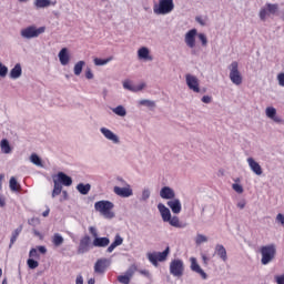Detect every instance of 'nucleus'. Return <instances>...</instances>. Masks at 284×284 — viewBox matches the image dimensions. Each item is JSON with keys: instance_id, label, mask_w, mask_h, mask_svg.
I'll return each instance as SVG.
<instances>
[{"instance_id": "nucleus-1", "label": "nucleus", "mask_w": 284, "mask_h": 284, "mask_svg": "<svg viewBox=\"0 0 284 284\" xmlns=\"http://www.w3.org/2000/svg\"><path fill=\"white\" fill-rule=\"evenodd\" d=\"M95 212H99L101 216L105 219H114V203L108 200L98 201L94 203Z\"/></svg>"}, {"instance_id": "nucleus-2", "label": "nucleus", "mask_w": 284, "mask_h": 284, "mask_svg": "<svg viewBox=\"0 0 284 284\" xmlns=\"http://www.w3.org/2000/svg\"><path fill=\"white\" fill-rule=\"evenodd\" d=\"M174 11V0H159L153 4V12L158 16L170 14Z\"/></svg>"}, {"instance_id": "nucleus-3", "label": "nucleus", "mask_w": 284, "mask_h": 284, "mask_svg": "<svg viewBox=\"0 0 284 284\" xmlns=\"http://www.w3.org/2000/svg\"><path fill=\"white\" fill-rule=\"evenodd\" d=\"M262 260L261 263L262 265H270L272 261H274V256H276V245L274 244H268L265 246H262L260 248Z\"/></svg>"}, {"instance_id": "nucleus-4", "label": "nucleus", "mask_w": 284, "mask_h": 284, "mask_svg": "<svg viewBox=\"0 0 284 284\" xmlns=\"http://www.w3.org/2000/svg\"><path fill=\"white\" fill-rule=\"evenodd\" d=\"M146 256L154 267H159V263L168 261V256H170V246H168L163 252L148 253Z\"/></svg>"}, {"instance_id": "nucleus-5", "label": "nucleus", "mask_w": 284, "mask_h": 284, "mask_svg": "<svg viewBox=\"0 0 284 284\" xmlns=\"http://www.w3.org/2000/svg\"><path fill=\"white\" fill-rule=\"evenodd\" d=\"M278 12L277 3L267 2L260 9L258 17L261 21H267V17H274Z\"/></svg>"}, {"instance_id": "nucleus-6", "label": "nucleus", "mask_w": 284, "mask_h": 284, "mask_svg": "<svg viewBox=\"0 0 284 284\" xmlns=\"http://www.w3.org/2000/svg\"><path fill=\"white\" fill-rule=\"evenodd\" d=\"M229 79L231 83L234 85H241L243 83V75L241 74V71H239V63L236 61H233L229 65Z\"/></svg>"}, {"instance_id": "nucleus-7", "label": "nucleus", "mask_w": 284, "mask_h": 284, "mask_svg": "<svg viewBox=\"0 0 284 284\" xmlns=\"http://www.w3.org/2000/svg\"><path fill=\"white\" fill-rule=\"evenodd\" d=\"M169 270L172 276H175V278H181L185 272V264L183 263V260L175 258L171 261Z\"/></svg>"}, {"instance_id": "nucleus-8", "label": "nucleus", "mask_w": 284, "mask_h": 284, "mask_svg": "<svg viewBox=\"0 0 284 284\" xmlns=\"http://www.w3.org/2000/svg\"><path fill=\"white\" fill-rule=\"evenodd\" d=\"M43 32H45V27L36 28L34 26H29L20 31V36L22 39H37Z\"/></svg>"}, {"instance_id": "nucleus-9", "label": "nucleus", "mask_w": 284, "mask_h": 284, "mask_svg": "<svg viewBox=\"0 0 284 284\" xmlns=\"http://www.w3.org/2000/svg\"><path fill=\"white\" fill-rule=\"evenodd\" d=\"M90 250H92V237H90V235H84L80 239L78 254H88Z\"/></svg>"}, {"instance_id": "nucleus-10", "label": "nucleus", "mask_w": 284, "mask_h": 284, "mask_svg": "<svg viewBox=\"0 0 284 284\" xmlns=\"http://www.w3.org/2000/svg\"><path fill=\"white\" fill-rule=\"evenodd\" d=\"M100 132L104 136V139H106V141H111V143H113L114 145H119L121 143V139L119 138V135L112 132V130L102 126L100 128Z\"/></svg>"}, {"instance_id": "nucleus-11", "label": "nucleus", "mask_w": 284, "mask_h": 284, "mask_svg": "<svg viewBox=\"0 0 284 284\" xmlns=\"http://www.w3.org/2000/svg\"><path fill=\"white\" fill-rule=\"evenodd\" d=\"M185 81L189 90H192V92L195 93L201 92V88L199 87V78H196V75L187 73L185 75Z\"/></svg>"}, {"instance_id": "nucleus-12", "label": "nucleus", "mask_w": 284, "mask_h": 284, "mask_svg": "<svg viewBox=\"0 0 284 284\" xmlns=\"http://www.w3.org/2000/svg\"><path fill=\"white\" fill-rule=\"evenodd\" d=\"M113 192H114V194H116V196H121V199H130V196H132L134 194L131 185H126L123 187L114 186Z\"/></svg>"}, {"instance_id": "nucleus-13", "label": "nucleus", "mask_w": 284, "mask_h": 284, "mask_svg": "<svg viewBox=\"0 0 284 284\" xmlns=\"http://www.w3.org/2000/svg\"><path fill=\"white\" fill-rule=\"evenodd\" d=\"M199 31L196 29L189 30L184 36V41L187 48H194L196 45V37Z\"/></svg>"}, {"instance_id": "nucleus-14", "label": "nucleus", "mask_w": 284, "mask_h": 284, "mask_svg": "<svg viewBox=\"0 0 284 284\" xmlns=\"http://www.w3.org/2000/svg\"><path fill=\"white\" fill-rule=\"evenodd\" d=\"M53 181L60 185H64L65 187H70V185H72V178L63 172H58V174L53 176Z\"/></svg>"}, {"instance_id": "nucleus-15", "label": "nucleus", "mask_w": 284, "mask_h": 284, "mask_svg": "<svg viewBox=\"0 0 284 284\" xmlns=\"http://www.w3.org/2000/svg\"><path fill=\"white\" fill-rule=\"evenodd\" d=\"M110 267V260L108 258H100L94 264V272L95 274H105V270Z\"/></svg>"}, {"instance_id": "nucleus-16", "label": "nucleus", "mask_w": 284, "mask_h": 284, "mask_svg": "<svg viewBox=\"0 0 284 284\" xmlns=\"http://www.w3.org/2000/svg\"><path fill=\"white\" fill-rule=\"evenodd\" d=\"M246 163H248V168L253 174H256V176H261V174H263V168H261V164H258L254 158H247Z\"/></svg>"}, {"instance_id": "nucleus-17", "label": "nucleus", "mask_w": 284, "mask_h": 284, "mask_svg": "<svg viewBox=\"0 0 284 284\" xmlns=\"http://www.w3.org/2000/svg\"><path fill=\"white\" fill-rule=\"evenodd\" d=\"M160 196H161V199H164L166 201H172L175 199L176 193L174 192V189H172L170 186H163L160 190Z\"/></svg>"}, {"instance_id": "nucleus-18", "label": "nucleus", "mask_w": 284, "mask_h": 284, "mask_svg": "<svg viewBox=\"0 0 284 284\" xmlns=\"http://www.w3.org/2000/svg\"><path fill=\"white\" fill-rule=\"evenodd\" d=\"M139 61H154L152 54H150V49L148 47H142L138 50Z\"/></svg>"}, {"instance_id": "nucleus-19", "label": "nucleus", "mask_w": 284, "mask_h": 284, "mask_svg": "<svg viewBox=\"0 0 284 284\" xmlns=\"http://www.w3.org/2000/svg\"><path fill=\"white\" fill-rule=\"evenodd\" d=\"M168 207H170L171 212L173 214H181V210H183V206L181 205V200L173 199L166 202Z\"/></svg>"}, {"instance_id": "nucleus-20", "label": "nucleus", "mask_w": 284, "mask_h": 284, "mask_svg": "<svg viewBox=\"0 0 284 284\" xmlns=\"http://www.w3.org/2000/svg\"><path fill=\"white\" fill-rule=\"evenodd\" d=\"M158 210L162 216V221L164 223H168V221H170V219L172 217V213L170 212V209L168 206H165V204L159 203Z\"/></svg>"}, {"instance_id": "nucleus-21", "label": "nucleus", "mask_w": 284, "mask_h": 284, "mask_svg": "<svg viewBox=\"0 0 284 284\" xmlns=\"http://www.w3.org/2000/svg\"><path fill=\"white\" fill-rule=\"evenodd\" d=\"M265 114L267 119H271V121H274V123H283V120L281 116L276 115V108L268 106L265 109Z\"/></svg>"}, {"instance_id": "nucleus-22", "label": "nucleus", "mask_w": 284, "mask_h": 284, "mask_svg": "<svg viewBox=\"0 0 284 284\" xmlns=\"http://www.w3.org/2000/svg\"><path fill=\"white\" fill-rule=\"evenodd\" d=\"M191 270L192 272L200 274L202 278H207V273L201 268V265H199V262H196V257H191Z\"/></svg>"}, {"instance_id": "nucleus-23", "label": "nucleus", "mask_w": 284, "mask_h": 284, "mask_svg": "<svg viewBox=\"0 0 284 284\" xmlns=\"http://www.w3.org/2000/svg\"><path fill=\"white\" fill-rule=\"evenodd\" d=\"M124 90H129V92H141L143 88H145V83H141L139 85H133V83L130 80H125L123 82Z\"/></svg>"}, {"instance_id": "nucleus-24", "label": "nucleus", "mask_w": 284, "mask_h": 284, "mask_svg": "<svg viewBox=\"0 0 284 284\" xmlns=\"http://www.w3.org/2000/svg\"><path fill=\"white\" fill-rule=\"evenodd\" d=\"M215 254L223 261V263L227 262V250H225V246L223 244H216L215 245Z\"/></svg>"}, {"instance_id": "nucleus-25", "label": "nucleus", "mask_w": 284, "mask_h": 284, "mask_svg": "<svg viewBox=\"0 0 284 284\" xmlns=\"http://www.w3.org/2000/svg\"><path fill=\"white\" fill-rule=\"evenodd\" d=\"M58 57L61 65H68L70 63V53H68V48H62Z\"/></svg>"}, {"instance_id": "nucleus-26", "label": "nucleus", "mask_w": 284, "mask_h": 284, "mask_svg": "<svg viewBox=\"0 0 284 284\" xmlns=\"http://www.w3.org/2000/svg\"><path fill=\"white\" fill-rule=\"evenodd\" d=\"M93 247H108L110 245V237H95L92 242Z\"/></svg>"}, {"instance_id": "nucleus-27", "label": "nucleus", "mask_w": 284, "mask_h": 284, "mask_svg": "<svg viewBox=\"0 0 284 284\" xmlns=\"http://www.w3.org/2000/svg\"><path fill=\"white\" fill-rule=\"evenodd\" d=\"M0 150L2 154H12V146L10 145V141H8V139H2L0 141Z\"/></svg>"}, {"instance_id": "nucleus-28", "label": "nucleus", "mask_w": 284, "mask_h": 284, "mask_svg": "<svg viewBox=\"0 0 284 284\" xmlns=\"http://www.w3.org/2000/svg\"><path fill=\"white\" fill-rule=\"evenodd\" d=\"M75 189L80 192L83 196L90 194V190H92V185L90 183H79Z\"/></svg>"}, {"instance_id": "nucleus-29", "label": "nucleus", "mask_w": 284, "mask_h": 284, "mask_svg": "<svg viewBox=\"0 0 284 284\" xmlns=\"http://www.w3.org/2000/svg\"><path fill=\"white\" fill-rule=\"evenodd\" d=\"M21 74H23V70L21 69V64L18 63L11 69L9 77L10 79H19Z\"/></svg>"}, {"instance_id": "nucleus-30", "label": "nucleus", "mask_w": 284, "mask_h": 284, "mask_svg": "<svg viewBox=\"0 0 284 284\" xmlns=\"http://www.w3.org/2000/svg\"><path fill=\"white\" fill-rule=\"evenodd\" d=\"M21 232H23V226L20 225L18 229H16L12 234H11V239H10V244L9 247H12L13 243H17V239H19V234H21Z\"/></svg>"}, {"instance_id": "nucleus-31", "label": "nucleus", "mask_w": 284, "mask_h": 284, "mask_svg": "<svg viewBox=\"0 0 284 284\" xmlns=\"http://www.w3.org/2000/svg\"><path fill=\"white\" fill-rule=\"evenodd\" d=\"M51 241L54 247H61V244L64 242V239L63 235H61L60 233H54Z\"/></svg>"}, {"instance_id": "nucleus-32", "label": "nucleus", "mask_w": 284, "mask_h": 284, "mask_svg": "<svg viewBox=\"0 0 284 284\" xmlns=\"http://www.w3.org/2000/svg\"><path fill=\"white\" fill-rule=\"evenodd\" d=\"M166 223H169V225H171V227H183V224H181V220L179 219V216L174 215L170 217L169 221H166Z\"/></svg>"}, {"instance_id": "nucleus-33", "label": "nucleus", "mask_w": 284, "mask_h": 284, "mask_svg": "<svg viewBox=\"0 0 284 284\" xmlns=\"http://www.w3.org/2000/svg\"><path fill=\"white\" fill-rule=\"evenodd\" d=\"M61 192H63V185L57 183V181H53V191L51 193L52 199H57Z\"/></svg>"}, {"instance_id": "nucleus-34", "label": "nucleus", "mask_w": 284, "mask_h": 284, "mask_svg": "<svg viewBox=\"0 0 284 284\" xmlns=\"http://www.w3.org/2000/svg\"><path fill=\"white\" fill-rule=\"evenodd\" d=\"M84 65H85V61H83V60H80L74 64L73 72H74L75 77L81 75V73L83 72Z\"/></svg>"}, {"instance_id": "nucleus-35", "label": "nucleus", "mask_w": 284, "mask_h": 284, "mask_svg": "<svg viewBox=\"0 0 284 284\" xmlns=\"http://www.w3.org/2000/svg\"><path fill=\"white\" fill-rule=\"evenodd\" d=\"M33 4L38 8V9H41V8H50V6H52V1L50 0H36L33 2Z\"/></svg>"}, {"instance_id": "nucleus-36", "label": "nucleus", "mask_w": 284, "mask_h": 284, "mask_svg": "<svg viewBox=\"0 0 284 284\" xmlns=\"http://www.w3.org/2000/svg\"><path fill=\"white\" fill-rule=\"evenodd\" d=\"M195 245H203V243H207V241H210V239L206 235H203L201 233H197L195 239Z\"/></svg>"}, {"instance_id": "nucleus-37", "label": "nucleus", "mask_w": 284, "mask_h": 284, "mask_svg": "<svg viewBox=\"0 0 284 284\" xmlns=\"http://www.w3.org/2000/svg\"><path fill=\"white\" fill-rule=\"evenodd\" d=\"M30 161L33 163V165H37L38 168H43V162L41 161V158L37 155V153L30 155Z\"/></svg>"}, {"instance_id": "nucleus-38", "label": "nucleus", "mask_w": 284, "mask_h": 284, "mask_svg": "<svg viewBox=\"0 0 284 284\" xmlns=\"http://www.w3.org/2000/svg\"><path fill=\"white\" fill-rule=\"evenodd\" d=\"M112 112L116 114L118 116H125L128 114V111L125 110V106L118 105L116 108L112 109Z\"/></svg>"}, {"instance_id": "nucleus-39", "label": "nucleus", "mask_w": 284, "mask_h": 284, "mask_svg": "<svg viewBox=\"0 0 284 284\" xmlns=\"http://www.w3.org/2000/svg\"><path fill=\"white\" fill-rule=\"evenodd\" d=\"M9 187L11 192H19V187H21V185H19L16 178H11L9 181Z\"/></svg>"}, {"instance_id": "nucleus-40", "label": "nucleus", "mask_w": 284, "mask_h": 284, "mask_svg": "<svg viewBox=\"0 0 284 284\" xmlns=\"http://www.w3.org/2000/svg\"><path fill=\"white\" fill-rule=\"evenodd\" d=\"M93 61L94 65H108V63L112 61V57H109L106 59L95 58Z\"/></svg>"}, {"instance_id": "nucleus-41", "label": "nucleus", "mask_w": 284, "mask_h": 284, "mask_svg": "<svg viewBox=\"0 0 284 284\" xmlns=\"http://www.w3.org/2000/svg\"><path fill=\"white\" fill-rule=\"evenodd\" d=\"M140 105H144L145 108H156V102L152 100H141Z\"/></svg>"}, {"instance_id": "nucleus-42", "label": "nucleus", "mask_w": 284, "mask_h": 284, "mask_svg": "<svg viewBox=\"0 0 284 284\" xmlns=\"http://www.w3.org/2000/svg\"><path fill=\"white\" fill-rule=\"evenodd\" d=\"M151 194L152 192L150 191V189H143L140 201H144V202L148 201Z\"/></svg>"}, {"instance_id": "nucleus-43", "label": "nucleus", "mask_w": 284, "mask_h": 284, "mask_svg": "<svg viewBox=\"0 0 284 284\" xmlns=\"http://www.w3.org/2000/svg\"><path fill=\"white\" fill-rule=\"evenodd\" d=\"M27 264L30 270H37V267H39V262L36 261L34 258H29L27 261Z\"/></svg>"}, {"instance_id": "nucleus-44", "label": "nucleus", "mask_w": 284, "mask_h": 284, "mask_svg": "<svg viewBox=\"0 0 284 284\" xmlns=\"http://www.w3.org/2000/svg\"><path fill=\"white\" fill-rule=\"evenodd\" d=\"M118 281H119V283H122V284H130V275H128V274L119 275Z\"/></svg>"}, {"instance_id": "nucleus-45", "label": "nucleus", "mask_w": 284, "mask_h": 284, "mask_svg": "<svg viewBox=\"0 0 284 284\" xmlns=\"http://www.w3.org/2000/svg\"><path fill=\"white\" fill-rule=\"evenodd\" d=\"M197 39H200L203 48L207 45V37L205 36V33H197Z\"/></svg>"}, {"instance_id": "nucleus-46", "label": "nucleus", "mask_w": 284, "mask_h": 284, "mask_svg": "<svg viewBox=\"0 0 284 284\" xmlns=\"http://www.w3.org/2000/svg\"><path fill=\"white\" fill-rule=\"evenodd\" d=\"M0 77L2 79L8 77V67L3 65V63H0Z\"/></svg>"}, {"instance_id": "nucleus-47", "label": "nucleus", "mask_w": 284, "mask_h": 284, "mask_svg": "<svg viewBox=\"0 0 284 284\" xmlns=\"http://www.w3.org/2000/svg\"><path fill=\"white\" fill-rule=\"evenodd\" d=\"M195 21L200 24V26H207V19L206 18H203L201 16H197L195 18Z\"/></svg>"}, {"instance_id": "nucleus-48", "label": "nucleus", "mask_w": 284, "mask_h": 284, "mask_svg": "<svg viewBox=\"0 0 284 284\" xmlns=\"http://www.w3.org/2000/svg\"><path fill=\"white\" fill-rule=\"evenodd\" d=\"M232 187L237 194H243V186L241 184L234 183Z\"/></svg>"}, {"instance_id": "nucleus-49", "label": "nucleus", "mask_w": 284, "mask_h": 284, "mask_svg": "<svg viewBox=\"0 0 284 284\" xmlns=\"http://www.w3.org/2000/svg\"><path fill=\"white\" fill-rule=\"evenodd\" d=\"M89 232L93 236V239H98L99 237V231H97V227L90 226L89 227Z\"/></svg>"}, {"instance_id": "nucleus-50", "label": "nucleus", "mask_w": 284, "mask_h": 284, "mask_svg": "<svg viewBox=\"0 0 284 284\" xmlns=\"http://www.w3.org/2000/svg\"><path fill=\"white\" fill-rule=\"evenodd\" d=\"M30 258H39V251L37 248H31L29 252Z\"/></svg>"}, {"instance_id": "nucleus-51", "label": "nucleus", "mask_w": 284, "mask_h": 284, "mask_svg": "<svg viewBox=\"0 0 284 284\" xmlns=\"http://www.w3.org/2000/svg\"><path fill=\"white\" fill-rule=\"evenodd\" d=\"M113 243L118 244V246L123 245V239H122V236L119 235V234H116V235L114 236Z\"/></svg>"}, {"instance_id": "nucleus-52", "label": "nucleus", "mask_w": 284, "mask_h": 284, "mask_svg": "<svg viewBox=\"0 0 284 284\" xmlns=\"http://www.w3.org/2000/svg\"><path fill=\"white\" fill-rule=\"evenodd\" d=\"M116 247H119V245L112 242L111 245L106 248V252L112 254L113 250H116Z\"/></svg>"}, {"instance_id": "nucleus-53", "label": "nucleus", "mask_w": 284, "mask_h": 284, "mask_svg": "<svg viewBox=\"0 0 284 284\" xmlns=\"http://www.w3.org/2000/svg\"><path fill=\"white\" fill-rule=\"evenodd\" d=\"M276 284H284V274L275 276Z\"/></svg>"}, {"instance_id": "nucleus-54", "label": "nucleus", "mask_w": 284, "mask_h": 284, "mask_svg": "<svg viewBox=\"0 0 284 284\" xmlns=\"http://www.w3.org/2000/svg\"><path fill=\"white\" fill-rule=\"evenodd\" d=\"M277 81H278V85H281L282 88H284V73H280L277 75Z\"/></svg>"}, {"instance_id": "nucleus-55", "label": "nucleus", "mask_w": 284, "mask_h": 284, "mask_svg": "<svg viewBox=\"0 0 284 284\" xmlns=\"http://www.w3.org/2000/svg\"><path fill=\"white\" fill-rule=\"evenodd\" d=\"M85 79H94V73H92V69H87Z\"/></svg>"}, {"instance_id": "nucleus-56", "label": "nucleus", "mask_w": 284, "mask_h": 284, "mask_svg": "<svg viewBox=\"0 0 284 284\" xmlns=\"http://www.w3.org/2000/svg\"><path fill=\"white\" fill-rule=\"evenodd\" d=\"M202 103H212V97L203 95L202 97Z\"/></svg>"}, {"instance_id": "nucleus-57", "label": "nucleus", "mask_w": 284, "mask_h": 284, "mask_svg": "<svg viewBox=\"0 0 284 284\" xmlns=\"http://www.w3.org/2000/svg\"><path fill=\"white\" fill-rule=\"evenodd\" d=\"M276 221H278V223H281V225H284V215L278 213L276 216Z\"/></svg>"}, {"instance_id": "nucleus-58", "label": "nucleus", "mask_w": 284, "mask_h": 284, "mask_svg": "<svg viewBox=\"0 0 284 284\" xmlns=\"http://www.w3.org/2000/svg\"><path fill=\"white\" fill-rule=\"evenodd\" d=\"M38 252H40V254H45L48 248H45V246H38Z\"/></svg>"}, {"instance_id": "nucleus-59", "label": "nucleus", "mask_w": 284, "mask_h": 284, "mask_svg": "<svg viewBox=\"0 0 284 284\" xmlns=\"http://www.w3.org/2000/svg\"><path fill=\"white\" fill-rule=\"evenodd\" d=\"M75 284H83V276L82 275L77 276Z\"/></svg>"}, {"instance_id": "nucleus-60", "label": "nucleus", "mask_w": 284, "mask_h": 284, "mask_svg": "<svg viewBox=\"0 0 284 284\" xmlns=\"http://www.w3.org/2000/svg\"><path fill=\"white\" fill-rule=\"evenodd\" d=\"M237 207H240V210H244L245 209V200H242L237 203Z\"/></svg>"}, {"instance_id": "nucleus-61", "label": "nucleus", "mask_w": 284, "mask_h": 284, "mask_svg": "<svg viewBox=\"0 0 284 284\" xmlns=\"http://www.w3.org/2000/svg\"><path fill=\"white\" fill-rule=\"evenodd\" d=\"M0 207H6V197L0 195Z\"/></svg>"}, {"instance_id": "nucleus-62", "label": "nucleus", "mask_w": 284, "mask_h": 284, "mask_svg": "<svg viewBox=\"0 0 284 284\" xmlns=\"http://www.w3.org/2000/svg\"><path fill=\"white\" fill-rule=\"evenodd\" d=\"M118 181L121 185H123L124 187H126V185H130L125 182V180H123L122 178H118Z\"/></svg>"}, {"instance_id": "nucleus-63", "label": "nucleus", "mask_w": 284, "mask_h": 284, "mask_svg": "<svg viewBox=\"0 0 284 284\" xmlns=\"http://www.w3.org/2000/svg\"><path fill=\"white\" fill-rule=\"evenodd\" d=\"M50 215V209H47L43 213L42 216L47 217Z\"/></svg>"}, {"instance_id": "nucleus-64", "label": "nucleus", "mask_w": 284, "mask_h": 284, "mask_svg": "<svg viewBox=\"0 0 284 284\" xmlns=\"http://www.w3.org/2000/svg\"><path fill=\"white\" fill-rule=\"evenodd\" d=\"M97 283V280H94V278H90L89 281H88V284H95Z\"/></svg>"}]
</instances>
